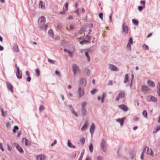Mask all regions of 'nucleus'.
<instances>
[{
  "label": "nucleus",
  "instance_id": "nucleus-62",
  "mask_svg": "<svg viewBox=\"0 0 160 160\" xmlns=\"http://www.w3.org/2000/svg\"><path fill=\"white\" fill-rule=\"evenodd\" d=\"M86 73L88 75H89L90 73V71L88 69H87L86 72Z\"/></svg>",
  "mask_w": 160,
  "mask_h": 160
},
{
  "label": "nucleus",
  "instance_id": "nucleus-36",
  "mask_svg": "<svg viewBox=\"0 0 160 160\" xmlns=\"http://www.w3.org/2000/svg\"><path fill=\"white\" fill-rule=\"evenodd\" d=\"M132 22L136 25H137L138 24V22L137 20L135 19H132Z\"/></svg>",
  "mask_w": 160,
  "mask_h": 160
},
{
  "label": "nucleus",
  "instance_id": "nucleus-24",
  "mask_svg": "<svg viewBox=\"0 0 160 160\" xmlns=\"http://www.w3.org/2000/svg\"><path fill=\"white\" fill-rule=\"evenodd\" d=\"M147 83L150 87H153L155 86V84L154 82L152 81L148 80L147 82Z\"/></svg>",
  "mask_w": 160,
  "mask_h": 160
},
{
  "label": "nucleus",
  "instance_id": "nucleus-19",
  "mask_svg": "<svg viewBox=\"0 0 160 160\" xmlns=\"http://www.w3.org/2000/svg\"><path fill=\"white\" fill-rule=\"evenodd\" d=\"M118 107L124 111H127L128 110V107L124 104L120 105Z\"/></svg>",
  "mask_w": 160,
  "mask_h": 160
},
{
  "label": "nucleus",
  "instance_id": "nucleus-45",
  "mask_svg": "<svg viewBox=\"0 0 160 160\" xmlns=\"http://www.w3.org/2000/svg\"><path fill=\"white\" fill-rule=\"evenodd\" d=\"M131 44H130V43H128L127 46V49L129 50V51H130L131 49Z\"/></svg>",
  "mask_w": 160,
  "mask_h": 160
},
{
  "label": "nucleus",
  "instance_id": "nucleus-2",
  "mask_svg": "<svg viewBox=\"0 0 160 160\" xmlns=\"http://www.w3.org/2000/svg\"><path fill=\"white\" fill-rule=\"evenodd\" d=\"M72 71L74 75H77L80 72L79 67L76 64H73L72 65Z\"/></svg>",
  "mask_w": 160,
  "mask_h": 160
},
{
  "label": "nucleus",
  "instance_id": "nucleus-54",
  "mask_svg": "<svg viewBox=\"0 0 160 160\" xmlns=\"http://www.w3.org/2000/svg\"><path fill=\"white\" fill-rule=\"evenodd\" d=\"M0 149L2 151H4V148H3V147L2 144L1 142H0Z\"/></svg>",
  "mask_w": 160,
  "mask_h": 160
},
{
  "label": "nucleus",
  "instance_id": "nucleus-51",
  "mask_svg": "<svg viewBox=\"0 0 160 160\" xmlns=\"http://www.w3.org/2000/svg\"><path fill=\"white\" fill-rule=\"evenodd\" d=\"M97 159L98 160H103V158L100 156H98L97 158Z\"/></svg>",
  "mask_w": 160,
  "mask_h": 160
},
{
  "label": "nucleus",
  "instance_id": "nucleus-29",
  "mask_svg": "<svg viewBox=\"0 0 160 160\" xmlns=\"http://www.w3.org/2000/svg\"><path fill=\"white\" fill-rule=\"evenodd\" d=\"M39 6L42 8H44L45 7V3L42 1H40L39 2Z\"/></svg>",
  "mask_w": 160,
  "mask_h": 160
},
{
  "label": "nucleus",
  "instance_id": "nucleus-3",
  "mask_svg": "<svg viewBox=\"0 0 160 160\" xmlns=\"http://www.w3.org/2000/svg\"><path fill=\"white\" fill-rule=\"evenodd\" d=\"M101 148L103 152H106L107 149L106 145V141L104 139H102V140L101 143Z\"/></svg>",
  "mask_w": 160,
  "mask_h": 160
},
{
  "label": "nucleus",
  "instance_id": "nucleus-21",
  "mask_svg": "<svg viewBox=\"0 0 160 160\" xmlns=\"http://www.w3.org/2000/svg\"><path fill=\"white\" fill-rule=\"evenodd\" d=\"M13 50L14 52H19V50L17 44L16 43L14 44Z\"/></svg>",
  "mask_w": 160,
  "mask_h": 160
},
{
  "label": "nucleus",
  "instance_id": "nucleus-41",
  "mask_svg": "<svg viewBox=\"0 0 160 160\" xmlns=\"http://www.w3.org/2000/svg\"><path fill=\"white\" fill-rule=\"evenodd\" d=\"M97 91V90L96 89H94L92 90L90 92L93 95L95 94Z\"/></svg>",
  "mask_w": 160,
  "mask_h": 160
},
{
  "label": "nucleus",
  "instance_id": "nucleus-56",
  "mask_svg": "<svg viewBox=\"0 0 160 160\" xmlns=\"http://www.w3.org/2000/svg\"><path fill=\"white\" fill-rule=\"evenodd\" d=\"M26 80L28 82H30L31 80V78L30 77H28L26 78Z\"/></svg>",
  "mask_w": 160,
  "mask_h": 160
},
{
  "label": "nucleus",
  "instance_id": "nucleus-44",
  "mask_svg": "<svg viewBox=\"0 0 160 160\" xmlns=\"http://www.w3.org/2000/svg\"><path fill=\"white\" fill-rule=\"evenodd\" d=\"M160 130V125L157 127L156 128L155 131H153V133H156L158 131Z\"/></svg>",
  "mask_w": 160,
  "mask_h": 160
},
{
  "label": "nucleus",
  "instance_id": "nucleus-31",
  "mask_svg": "<svg viewBox=\"0 0 160 160\" xmlns=\"http://www.w3.org/2000/svg\"><path fill=\"white\" fill-rule=\"evenodd\" d=\"M128 74H127L125 75L124 80V83H126L128 82Z\"/></svg>",
  "mask_w": 160,
  "mask_h": 160
},
{
  "label": "nucleus",
  "instance_id": "nucleus-20",
  "mask_svg": "<svg viewBox=\"0 0 160 160\" xmlns=\"http://www.w3.org/2000/svg\"><path fill=\"white\" fill-rule=\"evenodd\" d=\"M147 99L148 101H152L155 102L157 101V99L154 97L152 96H148L147 97Z\"/></svg>",
  "mask_w": 160,
  "mask_h": 160
},
{
  "label": "nucleus",
  "instance_id": "nucleus-6",
  "mask_svg": "<svg viewBox=\"0 0 160 160\" xmlns=\"http://www.w3.org/2000/svg\"><path fill=\"white\" fill-rule=\"evenodd\" d=\"M125 22H123L122 25V31L125 34H127L128 33V27L127 25H125Z\"/></svg>",
  "mask_w": 160,
  "mask_h": 160
},
{
  "label": "nucleus",
  "instance_id": "nucleus-63",
  "mask_svg": "<svg viewBox=\"0 0 160 160\" xmlns=\"http://www.w3.org/2000/svg\"><path fill=\"white\" fill-rule=\"evenodd\" d=\"M112 14H111L109 16V18H110V21L111 22H112Z\"/></svg>",
  "mask_w": 160,
  "mask_h": 160
},
{
  "label": "nucleus",
  "instance_id": "nucleus-48",
  "mask_svg": "<svg viewBox=\"0 0 160 160\" xmlns=\"http://www.w3.org/2000/svg\"><path fill=\"white\" fill-rule=\"evenodd\" d=\"M143 48L145 50H148L149 49V48L146 45V44H144L143 46Z\"/></svg>",
  "mask_w": 160,
  "mask_h": 160
},
{
  "label": "nucleus",
  "instance_id": "nucleus-23",
  "mask_svg": "<svg viewBox=\"0 0 160 160\" xmlns=\"http://www.w3.org/2000/svg\"><path fill=\"white\" fill-rule=\"evenodd\" d=\"M16 148L17 150L19 151L21 153H23L24 151L22 147L20 146L18 144L16 146Z\"/></svg>",
  "mask_w": 160,
  "mask_h": 160
},
{
  "label": "nucleus",
  "instance_id": "nucleus-53",
  "mask_svg": "<svg viewBox=\"0 0 160 160\" xmlns=\"http://www.w3.org/2000/svg\"><path fill=\"white\" fill-rule=\"evenodd\" d=\"M66 12V10H65V9L64 8H63V11L60 12L59 13L60 14L63 15L65 14V12Z\"/></svg>",
  "mask_w": 160,
  "mask_h": 160
},
{
  "label": "nucleus",
  "instance_id": "nucleus-40",
  "mask_svg": "<svg viewBox=\"0 0 160 160\" xmlns=\"http://www.w3.org/2000/svg\"><path fill=\"white\" fill-rule=\"evenodd\" d=\"M145 8V6H140L138 7V9L140 11L142 10V9Z\"/></svg>",
  "mask_w": 160,
  "mask_h": 160
},
{
  "label": "nucleus",
  "instance_id": "nucleus-15",
  "mask_svg": "<svg viewBox=\"0 0 160 160\" xmlns=\"http://www.w3.org/2000/svg\"><path fill=\"white\" fill-rule=\"evenodd\" d=\"M16 75L17 78L20 79L22 78V73L20 72L19 68H17V72L16 73Z\"/></svg>",
  "mask_w": 160,
  "mask_h": 160
},
{
  "label": "nucleus",
  "instance_id": "nucleus-13",
  "mask_svg": "<svg viewBox=\"0 0 160 160\" xmlns=\"http://www.w3.org/2000/svg\"><path fill=\"white\" fill-rule=\"evenodd\" d=\"M88 121H86L84 125L81 128V130L82 131H84L87 129L88 127Z\"/></svg>",
  "mask_w": 160,
  "mask_h": 160
},
{
  "label": "nucleus",
  "instance_id": "nucleus-57",
  "mask_svg": "<svg viewBox=\"0 0 160 160\" xmlns=\"http://www.w3.org/2000/svg\"><path fill=\"white\" fill-rule=\"evenodd\" d=\"M26 74L28 77H30V73L28 71H26Z\"/></svg>",
  "mask_w": 160,
  "mask_h": 160
},
{
  "label": "nucleus",
  "instance_id": "nucleus-43",
  "mask_svg": "<svg viewBox=\"0 0 160 160\" xmlns=\"http://www.w3.org/2000/svg\"><path fill=\"white\" fill-rule=\"evenodd\" d=\"M71 111L72 113L74 114L76 117H78V115L77 112L75 111L74 109L71 110Z\"/></svg>",
  "mask_w": 160,
  "mask_h": 160
},
{
  "label": "nucleus",
  "instance_id": "nucleus-7",
  "mask_svg": "<svg viewBox=\"0 0 160 160\" xmlns=\"http://www.w3.org/2000/svg\"><path fill=\"white\" fill-rule=\"evenodd\" d=\"M78 92L79 95V98L82 97L84 94V91L83 88L81 87H79L78 91Z\"/></svg>",
  "mask_w": 160,
  "mask_h": 160
},
{
  "label": "nucleus",
  "instance_id": "nucleus-52",
  "mask_svg": "<svg viewBox=\"0 0 160 160\" xmlns=\"http://www.w3.org/2000/svg\"><path fill=\"white\" fill-rule=\"evenodd\" d=\"M99 17L101 19H103V13H100L99 14Z\"/></svg>",
  "mask_w": 160,
  "mask_h": 160
},
{
  "label": "nucleus",
  "instance_id": "nucleus-35",
  "mask_svg": "<svg viewBox=\"0 0 160 160\" xmlns=\"http://www.w3.org/2000/svg\"><path fill=\"white\" fill-rule=\"evenodd\" d=\"M48 61L51 64H54L56 62L55 60H53L49 58L48 59Z\"/></svg>",
  "mask_w": 160,
  "mask_h": 160
},
{
  "label": "nucleus",
  "instance_id": "nucleus-38",
  "mask_svg": "<svg viewBox=\"0 0 160 160\" xmlns=\"http://www.w3.org/2000/svg\"><path fill=\"white\" fill-rule=\"evenodd\" d=\"M105 93H103L102 94V98H101V102L102 103H103L104 102V98H105Z\"/></svg>",
  "mask_w": 160,
  "mask_h": 160
},
{
  "label": "nucleus",
  "instance_id": "nucleus-27",
  "mask_svg": "<svg viewBox=\"0 0 160 160\" xmlns=\"http://www.w3.org/2000/svg\"><path fill=\"white\" fill-rule=\"evenodd\" d=\"M90 42H89L87 40H85V39L83 40H82L80 41L79 42L80 44H86L87 43H90Z\"/></svg>",
  "mask_w": 160,
  "mask_h": 160
},
{
  "label": "nucleus",
  "instance_id": "nucleus-1",
  "mask_svg": "<svg viewBox=\"0 0 160 160\" xmlns=\"http://www.w3.org/2000/svg\"><path fill=\"white\" fill-rule=\"evenodd\" d=\"M87 103L86 102H83L81 105V114L82 117L85 116L87 112V109L86 106Z\"/></svg>",
  "mask_w": 160,
  "mask_h": 160
},
{
  "label": "nucleus",
  "instance_id": "nucleus-25",
  "mask_svg": "<svg viewBox=\"0 0 160 160\" xmlns=\"http://www.w3.org/2000/svg\"><path fill=\"white\" fill-rule=\"evenodd\" d=\"M81 82L82 84V86H85L87 84L86 80L85 78H82L81 79Z\"/></svg>",
  "mask_w": 160,
  "mask_h": 160
},
{
  "label": "nucleus",
  "instance_id": "nucleus-61",
  "mask_svg": "<svg viewBox=\"0 0 160 160\" xmlns=\"http://www.w3.org/2000/svg\"><path fill=\"white\" fill-rule=\"evenodd\" d=\"M112 80H109L108 82V85H112Z\"/></svg>",
  "mask_w": 160,
  "mask_h": 160
},
{
  "label": "nucleus",
  "instance_id": "nucleus-34",
  "mask_svg": "<svg viewBox=\"0 0 160 160\" xmlns=\"http://www.w3.org/2000/svg\"><path fill=\"white\" fill-rule=\"evenodd\" d=\"M80 141L82 145H83L85 143V139L83 137H82L80 139Z\"/></svg>",
  "mask_w": 160,
  "mask_h": 160
},
{
  "label": "nucleus",
  "instance_id": "nucleus-17",
  "mask_svg": "<svg viewBox=\"0 0 160 160\" xmlns=\"http://www.w3.org/2000/svg\"><path fill=\"white\" fill-rule=\"evenodd\" d=\"M24 140H25V144L26 146H29L30 145L31 142L29 140L26 138H23L22 139V141L23 142H24Z\"/></svg>",
  "mask_w": 160,
  "mask_h": 160
},
{
  "label": "nucleus",
  "instance_id": "nucleus-12",
  "mask_svg": "<svg viewBox=\"0 0 160 160\" xmlns=\"http://www.w3.org/2000/svg\"><path fill=\"white\" fill-rule=\"evenodd\" d=\"M125 117H123L121 119L118 118L116 119V121L120 123V125L122 126L124 124Z\"/></svg>",
  "mask_w": 160,
  "mask_h": 160
},
{
  "label": "nucleus",
  "instance_id": "nucleus-18",
  "mask_svg": "<svg viewBox=\"0 0 160 160\" xmlns=\"http://www.w3.org/2000/svg\"><path fill=\"white\" fill-rule=\"evenodd\" d=\"M39 21H40V18H39L38 20V25H39V27L41 29L44 30V23H45V22H39Z\"/></svg>",
  "mask_w": 160,
  "mask_h": 160
},
{
  "label": "nucleus",
  "instance_id": "nucleus-22",
  "mask_svg": "<svg viewBox=\"0 0 160 160\" xmlns=\"http://www.w3.org/2000/svg\"><path fill=\"white\" fill-rule=\"evenodd\" d=\"M63 51L65 52L68 53L70 58H72L73 57L72 54H73V52H72L70 51H69V50H68L66 48H64L63 49Z\"/></svg>",
  "mask_w": 160,
  "mask_h": 160
},
{
  "label": "nucleus",
  "instance_id": "nucleus-58",
  "mask_svg": "<svg viewBox=\"0 0 160 160\" xmlns=\"http://www.w3.org/2000/svg\"><path fill=\"white\" fill-rule=\"evenodd\" d=\"M56 143H57V141L56 140H54L53 143L51 144V146H53V145L56 144Z\"/></svg>",
  "mask_w": 160,
  "mask_h": 160
},
{
  "label": "nucleus",
  "instance_id": "nucleus-46",
  "mask_svg": "<svg viewBox=\"0 0 160 160\" xmlns=\"http://www.w3.org/2000/svg\"><path fill=\"white\" fill-rule=\"evenodd\" d=\"M44 109V106L42 105H40V106L39 107V111L40 112H42Z\"/></svg>",
  "mask_w": 160,
  "mask_h": 160
},
{
  "label": "nucleus",
  "instance_id": "nucleus-26",
  "mask_svg": "<svg viewBox=\"0 0 160 160\" xmlns=\"http://www.w3.org/2000/svg\"><path fill=\"white\" fill-rule=\"evenodd\" d=\"M68 146L71 148H75V146L72 145V143L69 140H68Z\"/></svg>",
  "mask_w": 160,
  "mask_h": 160
},
{
  "label": "nucleus",
  "instance_id": "nucleus-30",
  "mask_svg": "<svg viewBox=\"0 0 160 160\" xmlns=\"http://www.w3.org/2000/svg\"><path fill=\"white\" fill-rule=\"evenodd\" d=\"M93 147L92 143H91L89 146V150L91 152H93Z\"/></svg>",
  "mask_w": 160,
  "mask_h": 160
},
{
  "label": "nucleus",
  "instance_id": "nucleus-49",
  "mask_svg": "<svg viewBox=\"0 0 160 160\" xmlns=\"http://www.w3.org/2000/svg\"><path fill=\"white\" fill-rule=\"evenodd\" d=\"M128 43H130V44H132L133 43V40H132V38L131 37H130V38H129V40L128 41Z\"/></svg>",
  "mask_w": 160,
  "mask_h": 160
},
{
  "label": "nucleus",
  "instance_id": "nucleus-32",
  "mask_svg": "<svg viewBox=\"0 0 160 160\" xmlns=\"http://www.w3.org/2000/svg\"><path fill=\"white\" fill-rule=\"evenodd\" d=\"M142 114L145 118H147V112L146 110H144L142 112Z\"/></svg>",
  "mask_w": 160,
  "mask_h": 160
},
{
  "label": "nucleus",
  "instance_id": "nucleus-16",
  "mask_svg": "<svg viewBox=\"0 0 160 160\" xmlns=\"http://www.w3.org/2000/svg\"><path fill=\"white\" fill-rule=\"evenodd\" d=\"M46 158V156L43 154L39 155L37 157V160H45Z\"/></svg>",
  "mask_w": 160,
  "mask_h": 160
},
{
  "label": "nucleus",
  "instance_id": "nucleus-10",
  "mask_svg": "<svg viewBox=\"0 0 160 160\" xmlns=\"http://www.w3.org/2000/svg\"><path fill=\"white\" fill-rule=\"evenodd\" d=\"M48 32L49 35L53 38L54 39H58L59 38V37L58 36L55 37L54 33L52 30L50 29L49 30Z\"/></svg>",
  "mask_w": 160,
  "mask_h": 160
},
{
  "label": "nucleus",
  "instance_id": "nucleus-47",
  "mask_svg": "<svg viewBox=\"0 0 160 160\" xmlns=\"http://www.w3.org/2000/svg\"><path fill=\"white\" fill-rule=\"evenodd\" d=\"M36 72L37 74V76H38L40 75V72L39 69H37L36 70Z\"/></svg>",
  "mask_w": 160,
  "mask_h": 160
},
{
  "label": "nucleus",
  "instance_id": "nucleus-28",
  "mask_svg": "<svg viewBox=\"0 0 160 160\" xmlns=\"http://www.w3.org/2000/svg\"><path fill=\"white\" fill-rule=\"evenodd\" d=\"M157 88V92L158 95L160 97V82L158 83Z\"/></svg>",
  "mask_w": 160,
  "mask_h": 160
},
{
  "label": "nucleus",
  "instance_id": "nucleus-11",
  "mask_svg": "<svg viewBox=\"0 0 160 160\" xmlns=\"http://www.w3.org/2000/svg\"><path fill=\"white\" fill-rule=\"evenodd\" d=\"M6 83L8 89L12 92H13V87L12 85L10 83L8 82H6Z\"/></svg>",
  "mask_w": 160,
  "mask_h": 160
},
{
  "label": "nucleus",
  "instance_id": "nucleus-39",
  "mask_svg": "<svg viewBox=\"0 0 160 160\" xmlns=\"http://www.w3.org/2000/svg\"><path fill=\"white\" fill-rule=\"evenodd\" d=\"M85 55L87 58L88 61L90 60V57L89 56L88 53L87 52H86L85 53Z\"/></svg>",
  "mask_w": 160,
  "mask_h": 160
},
{
  "label": "nucleus",
  "instance_id": "nucleus-64",
  "mask_svg": "<svg viewBox=\"0 0 160 160\" xmlns=\"http://www.w3.org/2000/svg\"><path fill=\"white\" fill-rule=\"evenodd\" d=\"M70 28L71 29H73L74 28V26L72 25H70Z\"/></svg>",
  "mask_w": 160,
  "mask_h": 160
},
{
  "label": "nucleus",
  "instance_id": "nucleus-60",
  "mask_svg": "<svg viewBox=\"0 0 160 160\" xmlns=\"http://www.w3.org/2000/svg\"><path fill=\"white\" fill-rule=\"evenodd\" d=\"M55 72L56 74L58 75L59 76L60 75V72L57 70L55 71Z\"/></svg>",
  "mask_w": 160,
  "mask_h": 160
},
{
  "label": "nucleus",
  "instance_id": "nucleus-33",
  "mask_svg": "<svg viewBox=\"0 0 160 160\" xmlns=\"http://www.w3.org/2000/svg\"><path fill=\"white\" fill-rule=\"evenodd\" d=\"M40 18V20L39 22H45L46 19L45 17L44 16H41Z\"/></svg>",
  "mask_w": 160,
  "mask_h": 160
},
{
  "label": "nucleus",
  "instance_id": "nucleus-55",
  "mask_svg": "<svg viewBox=\"0 0 160 160\" xmlns=\"http://www.w3.org/2000/svg\"><path fill=\"white\" fill-rule=\"evenodd\" d=\"M68 107H69V109L70 110V111L73 109V108L72 107V105H68Z\"/></svg>",
  "mask_w": 160,
  "mask_h": 160
},
{
  "label": "nucleus",
  "instance_id": "nucleus-5",
  "mask_svg": "<svg viewBox=\"0 0 160 160\" xmlns=\"http://www.w3.org/2000/svg\"><path fill=\"white\" fill-rule=\"evenodd\" d=\"M124 96L125 93L124 92L121 91L116 97V100L117 101H118L120 98H123Z\"/></svg>",
  "mask_w": 160,
  "mask_h": 160
},
{
  "label": "nucleus",
  "instance_id": "nucleus-4",
  "mask_svg": "<svg viewBox=\"0 0 160 160\" xmlns=\"http://www.w3.org/2000/svg\"><path fill=\"white\" fill-rule=\"evenodd\" d=\"M147 148V154L151 155H153V152L152 149L151 148L150 149L148 147H146L143 148L142 152H143V153H144V152H146Z\"/></svg>",
  "mask_w": 160,
  "mask_h": 160
},
{
  "label": "nucleus",
  "instance_id": "nucleus-42",
  "mask_svg": "<svg viewBox=\"0 0 160 160\" xmlns=\"http://www.w3.org/2000/svg\"><path fill=\"white\" fill-rule=\"evenodd\" d=\"M71 111L72 113L74 114L76 117H78V115L77 112L75 111L74 109L71 110Z\"/></svg>",
  "mask_w": 160,
  "mask_h": 160
},
{
  "label": "nucleus",
  "instance_id": "nucleus-59",
  "mask_svg": "<svg viewBox=\"0 0 160 160\" xmlns=\"http://www.w3.org/2000/svg\"><path fill=\"white\" fill-rule=\"evenodd\" d=\"M140 3L141 4H142L143 5V6H145V2L143 1H141L140 2Z\"/></svg>",
  "mask_w": 160,
  "mask_h": 160
},
{
  "label": "nucleus",
  "instance_id": "nucleus-14",
  "mask_svg": "<svg viewBox=\"0 0 160 160\" xmlns=\"http://www.w3.org/2000/svg\"><path fill=\"white\" fill-rule=\"evenodd\" d=\"M149 89L147 86L142 85L141 87L142 91L143 92H147L149 90Z\"/></svg>",
  "mask_w": 160,
  "mask_h": 160
},
{
  "label": "nucleus",
  "instance_id": "nucleus-8",
  "mask_svg": "<svg viewBox=\"0 0 160 160\" xmlns=\"http://www.w3.org/2000/svg\"><path fill=\"white\" fill-rule=\"evenodd\" d=\"M109 69L112 71H118V69L117 67L114 65L111 64H109Z\"/></svg>",
  "mask_w": 160,
  "mask_h": 160
},
{
  "label": "nucleus",
  "instance_id": "nucleus-37",
  "mask_svg": "<svg viewBox=\"0 0 160 160\" xmlns=\"http://www.w3.org/2000/svg\"><path fill=\"white\" fill-rule=\"evenodd\" d=\"M19 129L18 127L17 126H15L13 129V132L14 133L16 132V130H18Z\"/></svg>",
  "mask_w": 160,
  "mask_h": 160
},
{
  "label": "nucleus",
  "instance_id": "nucleus-9",
  "mask_svg": "<svg viewBox=\"0 0 160 160\" xmlns=\"http://www.w3.org/2000/svg\"><path fill=\"white\" fill-rule=\"evenodd\" d=\"M95 128V126L94 123L92 122L90 128V132L92 136Z\"/></svg>",
  "mask_w": 160,
  "mask_h": 160
},
{
  "label": "nucleus",
  "instance_id": "nucleus-50",
  "mask_svg": "<svg viewBox=\"0 0 160 160\" xmlns=\"http://www.w3.org/2000/svg\"><path fill=\"white\" fill-rule=\"evenodd\" d=\"M66 9H65L66 10V11H67L68 9V2H66L64 5Z\"/></svg>",
  "mask_w": 160,
  "mask_h": 160
}]
</instances>
